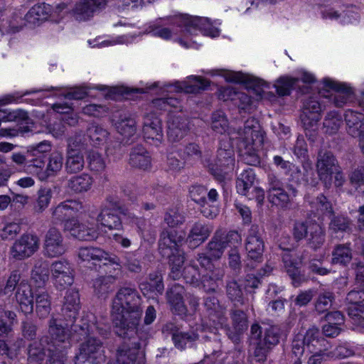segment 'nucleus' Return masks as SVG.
I'll use <instances>...</instances> for the list:
<instances>
[{
  "instance_id": "nucleus-22",
  "label": "nucleus",
  "mask_w": 364,
  "mask_h": 364,
  "mask_svg": "<svg viewBox=\"0 0 364 364\" xmlns=\"http://www.w3.org/2000/svg\"><path fill=\"white\" fill-rule=\"evenodd\" d=\"M15 299L19 310L27 316L31 314L34 309L35 292L27 280H22L15 293Z\"/></svg>"
},
{
  "instance_id": "nucleus-49",
  "label": "nucleus",
  "mask_w": 364,
  "mask_h": 364,
  "mask_svg": "<svg viewBox=\"0 0 364 364\" xmlns=\"http://www.w3.org/2000/svg\"><path fill=\"white\" fill-rule=\"evenodd\" d=\"M256 174L254 169L248 168L243 170L237 176L236 189L238 193H245L255 186Z\"/></svg>"
},
{
  "instance_id": "nucleus-7",
  "label": "nucleus",
  "mask_w": 364,
  "mask_h": 364,
  "mask_svg": "<svg viewBox=\"0 0 364 364\" xmlns=\"http://www.w3.org/2000/svg\"><path fill=\"white\" fill-rule=\"evenodd\" d=\"M262 230L257 225H252L248 230L245 242L247 259L245 267L253 269L257 264L262 262L264 242Z\"/></svg>"
},
{
  "instance_id": "nucleus-33",
  "label": "nucleus",
  "mask_w": 364,
  "mask_h": 364,
  "mask_svg": "<svg viewBox=\"0 0 364 364\" xmlns=\"http://www.w3.org/2000/svg\"><path fill=\"white\" fill-rule=\"evenodd\" d=\"M352 259L353 252L350 242L338 244L334 246L331 252V264L346 267L351 262Z\"/></svg>"
},
{
  "instance_id": "nucleus-47",
  "label": "nucleus",
  "mask_w": 364,
  "mask_h": 364,
  "mask_svg": "<svg viewBox=\"0 0 364 364\" xmlns=\"http://www.w3.org/2000/svg\"><path fill=\"white\" fill-rule=\"evenodd\" d=\"M93 179L87 173H82L78 176H72L68 181V188L75 193H80L89 191L92 185Z\"/></svg>"
},
{
  "instance_id": "nucleus-19",
  "label": "nucleus",
  "mask_w": 364,
  "mask_h": 364,
  "mask_svg": "<svg viewBox=\"0 0 364 364\" xmlns=\"http://www.w3.org/2000/svg\"><path fill=\"white\" fill-rule=\"evenodd\" d=\"M82 209L81 203L75 200H67L51 208V221L53 224L63 223L66 219L73 218Z\"/></svg>"
},
{
  "instance_id": "nucleus-34",
  "label": "nucleus",
  "mask_w": 364,
  "mask_h": 364,
  "mask_svg": "<svg viewBox=\"0 0 364 364\" xmlns=\"http://www.w3.org/2000/svg\"><path fill=\"white\" fill-rule=\"evenodd\" d=\"M85 165L82 154L79 149H73L70 144L68 146L65 170L68 174L77 173L81 171Z\"/></svg>"
},
{
  "instance_id": "nucleus-42",
  "label": "nucleus",
  "mask_w": 364,
  "mask_h": 364,
  "mask_svg": "<svg viewBox=\"0 0 364 364\" xmlns=\"http://www.w3.org/2000/svg\"><path fill=\"white\" fill-rule=\"evenodd\" d=\"M309 232L306 238L307 245L314 251L320 249L326 240V232L324 228L316 221L309 228Z\"/></svg>"
},
{
  "instance_id": "nucleus-24",
  "label": "nucleus",
  "mask_w": 364,
  "mask_h": 364,
  "mask_svg": "<svg viewBox=\"0 0 364 364\" xmlns=\"http://www.w3.org/2000/svg\"><path fill=\"white\" fill-rule=\"evenodd\" d=\"M225 78L226 81L230 82L245 84L250 89H252L257 95L260 96L262 95L263 87H269L264 80L241 72H227Z\"/></svg>"
},
{
  "instance_id": "nucleus-17",
  "label": "nucleus",
  "mask_w": 364,
  "mask_h": 364,
  "mask_svg": "<svg viewBox=\"0 0 364 364\" xmlns=\"http://www.w3.org/2000/svg\"><path fill=\"white\" fill-rule=\"evenodd\" d=\"M322 105L317 97H309L304 100L300 119L303 127H316L321 119Z\"/></svg>"
},
{
  "instance_id": "nucleus-13",
  "label": "nucleus",
  "mask_w": 364,
  "mask_h": 364,
  "mask_svg": "<svg viewBox=\"0 0 364 364\" xmlns=\"http://www.w3.org/2000/svg\"><path fill=\"white\" fill-rule=\"evenodd\" d=\"M278 247L282 250L281 254L282 260L287 273L291 279L292 284L295 287H299L302 283L307 282L310 276L305 275L299 270L298 263L295 257L291 253L293 247L291 246H283L282 243L278 244Z\"/></svg>"
},
{
  "instance_id": "nucleus-38",
  "label": "nucleus",
  "mask_w": 364,
  "mask_h": 364,
  "mask_svg": "<svg viewBox=\"0 0 364 364\" xmlns=\"http://www.w3.org/2000/svg\"><path fill=\"white\" fill-rule=\"evenodd\" d=\"M101 6L91 0H80L73 9L74 18L78 21L89 20Z\"/></svg>"
},
{
  "instance_id": "nucleus-25",
  "label": "nucleus",
  "mask_w": 364,
  "mask_h": 364,
  "mask_svg": "<svg viewBox=\"0 0 364 364\" xmlns=\"http://www.w3.org/2000/svg\"><path fill=\"white\" fill-rule=\"evenodd\" d=\"M80 295L75 289L66 291L61 308V316L63 320L74 321L80 310Z\"/></svg>"
},
{
  "instance_id": "nucleus-21",
  "label": "nucleus",
  "mask_w": 364,
  "mask_h": 364,
  "mask_svg": "<svg viewBox=\"0 0 364 364\" xmlns=\"http://www.w3.org/2000/svg\"><path fill=\"white\" fill-rule=\"evenodd\" d=\"M286 188L287 191L284 189L267 193V200L272 206L283 210L289 208L292 201L297 196L299 191L290 183L287 184Z\"/></svg>"
},
{
  "instance_id": "nucleus-2",
  "label": "nucleus",
  "mask_w": 364,
  "mask_h": 364,
  "mask_svg": "<svg viewBox=\"0 0 364 364\" xmlns=\"http://www.w3.org/2000/svg\"><path fill=\"white\" fill-rule=\"evenodd\" d=\"M174 27L180 28L181 31L196 35L197 31H200L205 36L216 37L220 34V31L215 28L210 22L209 18L198 16H191L188 14H178L159 18L151 23L146 31L156 37L168 40L173 33H178Z\"/></svg>"
},
{
  "instance_id": "nucleus-4",
  "label": "nucleus",
  "mask_w": 364,
  "mask_h": 364,
  "mask_svg": "<svg viewBox=\"0 0 364 364\" xmlns=\"http://www.w3.org/2000/svg\"><path fill=\"white\" fill-rule=\"evenodd\" d=\"M237 146L241 160L250 166H259L261 160L258 154V148L264 142V132L258 122L254 117L247 119L242 129L238 132Z\"/></svg>"
},
{
  "instance_id": "nucleus-27",
  "label": "nucleus",
  "mask_w": 364,
  "mask_h": 364,
  "mask_svg": "<svg viewBox=\"0 0 364 364\" xmlns=\"http://www.w3.org/2000/svg\"><path fill=\"white\" fill-rule=\"evenodd\" d=\"M212 231L210 225L200 221L196 222L189 230L186 242L191 248L195 249L208 238Z\"/></svg>"
},
{
  "instance_id": "nucleus-29",
  "label": "nucleus",
  "mask_w": 364,
  "mask_h": 364,
  "mask_svg": "<svg viewBox=\"0 0 364 364\" xmlns=\"http://www.w3.org/2000/svg\"><path fill=\"white\" fill-rule=\"evenodd\" d=\"M344 119L348 134L358 139L364 134V114L348 109L346 111Z\"/></svg>"
},
{
  "instance_id": "nucleus-48",
  "label": "nucleus",
  "mask_w": 364,
  "mask_h": 364,
  "mask_svg": "<svg viewBox=\"0 0 364 364\" xmlns=\"http://www.w3.org/2000/svg\"><path fill=\"white\" fill-rule=\"evenodd\" d=\"M101 264V266L105 267V272L108 274L103 277H111L113 279V282H115L122 274V264L119 257L109 253L107 259L102 261Z\"/></svg>"
},
{
  "instance_id": "nucleus-43",
  "label": "nucleus",
  "mask_w": 364,
  "mask_h": 364,
  "mask_svg": "<svg viewBox=\"0 0 364 364\" xmlns=\"http://www.w3.org/2000/svg\"><path fill=\"white\" fill-rule=\"evenodd\" d=\"M47 346L44 337L34 341L28 346V361L30 364H41L46 358Z\"/></svg>"
},
{
  "instance_id": "nucleus-35",
  "label": "nucleus",
  "mask_w": 364,
  "mask_h": 364,
  "mask_svg": "<svg viewBox=\"0 0 364 364\" xmlns=\"http://www.w3.org/2000/svg\"><path fill=\"white\" fill-rule=\"evenodd\" d=\"M209 85L210 82L206 79L192 75L188 77V81L176 82L175 83V90L176 92L196 94L207 89Z\"/></svg>"
},
{
  "instance_id": "nucleus-5",
  "label": "nucleus",
  "mask_w": 364,
  "mask_h": 364,
  "mask_svg": "<svg viewBox=\"0 0 364 364\" xmlns=\"http://www.w3.org/2000/svg\"><path fill=\"white\" fill-rule=\"evenodd\" d=\"M142 298L136 289L128 287L118 289L112 300V313L127 314L134 317L142 316Z\"/></svg>"
},
{
  "instance_id": "nucleus-9",
  "label": "nucleus",
  "mask_w": 364,
  "mask_h": 364,
  "mask_svg": "<svg viewBox=\"0 0 364 364\" xmlns=\"http://www.w3.org/2000/svg\"><path fill=\"white\" fill-rule=\"evenodd\" d=\"M75 364L88 361L92 364H101L105 361V348L102 342L97 338H90L82 343L74 356Z\"/></svg>"
},
{
  "instance_id": "nucleus-28",
  "label": "nucleus",
  "mask_w": 364,
  "mask_h": 364,
  "mask_svg": "<svg viewBox=\"0 0 364 364\" xmlns=\"http://www.w3.org/2000/svg\"><path fill=\"white\" fill-rule=\"evenodd\" d=\"M188 119L180 115L171 116L168 121L167 136L170 141L176 142L187 134Z\"/></svg>"
},
{
  "instance_id": "nucleus-40",
  "label": "nucleus",
  "mask_w": 364,
  "mask_h": 364,
  "mask_svg": "<svg viewBox=\"0 0 364 364\" xmlns=\"http://www.w3.org/2000/svg\"><path fill=\"white\" fill-rule=\"evenodd\" d=\"M34 302L37 316L40 319L47 318L51 311V296L48 291L43 289H36L35 291Z\"/></svg>"
},
{
  "instance_id": "nucleus-6",
  "label": "nucleus",
  "mask_w": 364,
  "mask_h": 364,
  "mask_svg": "<svg viewBox=\"0 0 364 364\" xmlns=\"http://www.w3.org/2000/svg\"><path fill=\"white\" fill-rule=\"evenodd\" d=\"M57 318L52 316L48 322V336H43L46 340L47 348L50 350L54 349H68L71 344L70 341V326L72 324L69 321Z\"/></svg>"
},
{
  "instance_id": "nucleus-23",
  "label": "nucleus",
  "mask_w": 364,
  "mask_h": 364,
  "mask_svg": "<svg viewBox=\"0 0 364 364\" xmlns=\"http://www.w3.org/2000/svg\"><path fill=\"white\" fill-rule=\"evenodd\" d=\"M323 84L326 87L334 91V93L329 96V100L333 101L336 107H341L348 101L352 100L353 91L346 84L333 81L329 78L323 79Z\"/></svg>"
},
{
  "instance_id": "nucleus-32",
  "label": "nucleus",
  "mask_w": 364,
  "mask_h": 364,
  "mask_svg": "<svg viewBox=\"0 0 364 364\" xmlns=\"http://www.w3.org/2000/svg\"><path fill=\"white\" fill-rule=\"evenodd\" d=\"M50 264L42 257L34 259L33 267L31 271V281L34 285L41 288L43 287L49 279Z\"/></svg>"
},
{
  "instance_id": "nucleus-53",
  "label": "nucleus",
  "mask_w": 364,
  "mask_h": 364,
  "mask_svg": "<svg viewBox=\"0 0 364 364\" xmlns=\"http://www.w3.org/2000/svg\"><path fill=\"white\" fill-rule=\"evenodd\" d=\"M113 279L111 277H99L93 280L95 294L99 298L105 299L113 291Z\"/></svg>"
},
{
  "instance_id": "nucleus-3",
  "label": "nucleus",
  "mask_w": 364,
  "mask_h": 364,
  "mask_svg": "<svg viewBox=\"0 0 364 364\" xmlns=\"http://www.w3.org/2000/svg\"><path fill=\"white\" fill-rule=\"evenodd\" d=\"M184 236L178 230L169 228H161L158 240L159 255L168 260L170 268L168 277L173 280L181 278V269L183 267L185 257L180 248Z\"/></svg>"
},
{
  "instance_id": "nucleus-57",
  "label": "nucleus",
  "mask_w": 364,
  "mask_h": 364,
  "mask_svg": "<svg viewBox=\"0 0 364 364\" xmlns=\"http://www.w3.org/2000/svg\"><path fill=\"white\" fill-rule=\"evenodd\" d=\"M177 154L179 158L188 162L199 160L201 158L202 151L198 144L191 142L186 144L183 149H179L177 151Z\"/></svg>"
},
{
  "instance_id": "nucleus-11",
  "label": "nucleus",
  "mask_w": 364,
  "mask_h": 364,
  "mask_svg": "<svg viewBox=\"0 0 364 364\" xmlns=\"http://www.w3.org/2000/svg\"><path fill=\"white\" fill-rule=\"evenodd\" d=\"M162 333L166 335H171L174 346L180 350H184L187 346H192L193 343L199 339L200 336L196 331L188 330L183 331L180 326L173 321H168L163 325Z\"/></svg>"
},
{
  "instance_id": "nucleus-15",
  "label": "nucleus",
  "mask_w": 364,
  "mask_h": 364,
  "mask_svg": "<svg viewBox=\"0 0 364 364\" xmlns=\"http://www.w3.org/2000/svg\"><path fill=\"white\" fill-rule=\"evenodd\" d=\"M50 271L54 285L58 290H64L73 284V269L68 261L58 260L53 262Z\"/></svg>"
},
{
  "instance_id": "nucleus-59",
  "label": "nucleus",
  "mask_w": 364,
  "mask_h": 364,
  "mask_svg": "<svg viewBox=\"0 0 364 364\" xmlns=\"http://www.w3.org/2000/svg\"><path fill=\"white\" fill-rule=\"evenodd\" d=\"M181 277L183 276L187 284H189L194 287H200L201 273L196 264H189L185 267L183 271L181 268Z\"/></svg>"
},
{
  "instance_id": "nucleus-41",
  "label": "nucleus",
  "mask_w": 364,
  "mask_h": 364,
  "mask_svg": "<svg viewBox=\"0 0 364 364\" xmlns=\"http://www.w3.org/2000/svg\"><path fill=\"white\" fill-rule=\"evenodd\" d=\"M109 252L97 247H82L78 249V257L84 262H92L93 264H97L101 267L102 261L107 259Z\"/></svg>"
},
{
  "instance_id": "nucleus-39",
  "label": "nucleus",
  "mask_w": 364,
  "mask_h": 364,
  "mask_svg": "<svg viewBox=\"0 0 364 364\" xmlns=\"http://www.w3.org/2000/svg\"><path fill=\"white\" fill-rule=\"evenodd\" d=\"M225 289L228 299L233 303L235 306L245 304L243 287L240 281L232 278L227 279Z\"/></svg>"
},
{
  "instance_id": "nucleus-63",
  "label": "nucleus",
  "mask_w": 364,
  "mask_h": 364,
  "mask_svg": "<svg viewBox=\"0 0 364 364\" xmlns=\"http://www.w3.org/2000/svg\"><path fill=\"white\" fill-rule=\"evenodd\" d=\"M27 152L30 159V166L35 168L33 171L37 174L39 171H42L45 168L47 157L32 146H29Z\"/></svg>"
},
{
  "instance_id": "nucleus-44",
  "label": "nucleus",
  "mask_w": 364,
  "mask_h": 364,
  "mask_svg": "<svg viewBox=\"0 0 364 364\" xmlns=\"http://www.w3.org/2000/svg\"><path fill=\"white\" fill-rule=\"evenodd\" d=\"M97 221L109 230H119L122 229L123 227L120 217L111 209L108 208V207H105L101 210L97 217Z\"/></svg>"
},
{
  "instance_id": "nucleus-20",
  "label": "nucleus",
  "mask_w": 364,
  "mask_h": 364,
  "mask_svg": "<svg viewBox=\"0 0 364 364\" xmlns=\"http://www.w3.org/2000/svg\"><path fill=\"white\" fill-rule=\"evenodd\" d=\"M143 133L144 139L151 140L156 146L161 143L164 138L161 120L156 114L151 112L144 116Z\"/></svg>"
},
{
  "instance_id": "nucleus-56",
  "label": "nucleus",
  "mask_w": 364,
  "mask_h": 364,
  "mask_svg": "<svg viewBox=\"0 0 364 364\" xmlns=\"http://www.w3.org/2000/svg\"><path fill=\"white\" fill-rule=\"evenodd\" d=\"M86 161L89 169L94 173H102L106 167L105 159L99 152L90 150L87 152Z\"/></svg>"
},
{
  "instance_id": "nucleus-16",
  "label": "nucleus",
  "mask_w": 364,
  "mask_h": 364,
  "mask_svg": "<svg viewBox=\"0 0 364 364\" xmlns=\"http://www.w3.org/2000/svg\"><path fill=\"white\" fill-rule=\"evenodd\" d=\"M230 316L232 321V328H228L226 334L229 339L237 344L241 341L242 336L247 330V316L243 310L235 306L230 309Z\"/></svg>"
},
{
  "instance_id": "nucleus-46",
  "label": "nucleus",
  "mask_w": 364,
  "mask_h": 364,
  "mask_svg": "<svg viewBox=\"0 0 364 364\" xmlns=\"http://www.w3.org/2000/svg\"><path fill=\"white\" fill-rule=\"evenodd\" d=\"M203 305L210 318H220L225 314V307L220 304L218 298L215 295L203 296Z\"/></svg>"
},
{
  "instance_id": "nucleus-60",
  "label": "nucleus",
  "mask_w": 364,
  "mask_h": 364,
  "mask_svg": "<svg viewBox=\"0 0 364 364\" xmlns=\"http://www.w3.org/2000/svg\"><path fill=\"white\" fill-rule=\"evenodd\" d=\"M149 282L142 284L141 290H145L148 287L149 290L155 292L156 295H162L164 291L163 277L159 272L150 273L149 275Z\"/></svg>"
},
{
  "instance_id": "nucleus-61",
  "label": "nucleus",
  "mask_w": 364,
  "mask_h": 364,
  "mask_svg": "<svg viewBox=\"0 0 364 364\" xmlns=\"http://www.w3.org/2000/svg\"><path fill=\"white\" fill-rule=\"evenodd\" d=\"M335 301L334 293L330 291H324L320 293L315 303V310L318 314L327 311Z\"/></svg>"
},
{
  "instance_id": "nucleus-37",
  "label": "nucleus",
  "mask_w": 364,
  "mask_h": 364,
  "mask_svg": "<svg viewBox=\"0 0 364 364\" xmlns=\"http://www.w3.org/2000/svg\"><path fill=\"white\" fill-rule=\"evenodd\" d=\"M277 93L281 97L287 96L291 94L292 90L299 88L301 93L309 92L307 86L301 87L299 85V78H293L287 76L280 77L274 84Z\"/></svg>"
},
{
  "instance_id": "nucleus-30",
  "label": "nucleus",
  "mask_w": 364,
  "mask_h": 364,
  "mask_svg": "<svg viewBox=\"0 0 364 364\" xmlns=\"http://www.w3.org/2000/svg\"><path fill=\"white\" fill-rule=\"evenodd\" d=\"M129 164L139 169H149L151 164L149 152L142 145L137 144L130 151Z\"/></svg>"
},
{
  "instance_id": "nucleus-8",
  "label": "nucleus",
  "mask_w": 364,
  "mask_h": 364,
  "mask_svg": "<svg viewBox=\"0 0 364 364\" xmlns=\"http://www.w3.org/2000/svg\"><path fill=\"white\" fill-rule=\"evenodd\" d=\"M284 330L279 326L273 325L264 328L262 337L255 342L254 357L257 362H264L268 354L277 346L282 338Z\"/></svg>"
},
{
  "instance_id": "nucleus-31",
  "label": "nucleus",
  "mask_w": 364,
  "mask_h": 364,
  "mask_svg": "<svg viewBox=\"0 0 364 364\" xmlns=\"http://www.w3.org/2000/svg\"><path fill=\"white\" fill-rule=\"evenodd\" d=\"M328 231L332 235L347 233L350 234L353 229V220L343 214H331L328 218Z\"/></svg>"
},
{
  "instance_id": "nucleus-52",
  "label": "nucleus",
  "mask_w": 364,
  "mask_h": 364,
  "mask_svg": "<svg viewBox=\"0 0 364 364\" xmlns=\"http://www.w3.org/2000/svg\"><path fill=\"white\" fill-rule=\"evenodd\" d=\"M94 318L92 314H87L82 316L77 322L76 318L74 321H70L72 324L70 326V331L79 333L82 336H87L90 332H93V327L95 326V323L92 321Z\"/></svg>"
},
{
  "instance_id": "nucleus-26",
  "label": "nucleus",
  "mask_w": 364,
  "mask_h": 364,
  "mask_svg": "<svg viewBox=\"0 0 364 364\" xmlns=\"http://www.w3.org/2000/svg\"><path fill=\"white\" fill-rule=\"evenodd\" d=\"M114 121L117 132L127 139L126 143L134 136L136 132V121L129 113L117 112L114 114Z\"/></svg>"
},
{
  "instance_id": "nucleus-1",
  "label": "nucleus",
  "mask_w": 364,
  "mask_h": 364,
  "mask_svg": "<svg viewBox=\"0 0 364 364\" xmlns=\"http://www.w3.org/2000/svg\"><path fill=\"white\" fill-rule=\"evenodd\" d=\"M111 313L114 332L125 341L117 349L116 360L107 364H145L140 349L145 342L146 335L138 331L141 317Z\"/></svg>"
},
{
  "instance_id": "nucleus-64",
  "label": "nucleus",
  "mask_w": 364,
  "mask_h": 364,
  "mask_svg": "<svg viewBox=\"0 0 364 364\" xmlns=\"http://www.w3.org/2000/svg\"><path fill=\"white\" fill-rule=\"evenodd\" d=\"M53 192L50 188H43L38 191V198L33 205V211L36 213L43 212L50 203Z\"/></svg>"
},
{
  "instance_id": "nucleus-12",
  "label": "nucleus",
  "mask_w": 364,
  "mask_h": 364,
  "mask_svg": "<svg viewBox=\"0 0 364 364\" xmlns=\"http://www.w3.org/2000/svg\"><path fill=\"white\" fill-rule=\"evenodd\" d=\"M39 248V238L33 234H23L16 240L10 250L13 258L22 260L32 256Z\"/></svg>"
},
{
  "instance_id": "nucleus-58",
  "label": "nucleus",
  "mask_w": 364,
  "mask_h": 364,
  "mask_svg": "<svg viewBox=\"0 0 364 364\" xmlns=\"http://www.w3.org/2000/svg\"><path fill=\"white\" fill-rule=\"evenodd\" d=\"M293 151L294 155L304 163V168L306 171H307L308 168L311 170V164L309 162L307 144L303 136L299 135L297 137Z\"/></svg>"
},
{
  "instance_id": "nucleus-51",
  "label": "nucleus",
  "mask_w": 364,
  "mask_h": 364,
  "mask_svg": "<svg viewBox=\"0 0 364 364\" xmlns=\"http://www.w3.org/2000/svg\"><path fill=\"white\" fill-rule=\"evenodd\" d=\"M223 237V231L217 230L211 240L208 243L206 250L215 259H218L223 255L227 247Z\"/></svg>"
},
{
  "instance_id": "nucleus-45",
  "label": "nucleus",
  "mask_w": 364,
  "mask_h": 364,
  "mask_svg": "<svg viewBox=\"0 0 364 364\" xmlns=\"http://www.w3.org/2000/svg\"><path fill=\"white\" fill-rule=\"evenodd\" d=\"M216 162L220 166L232 168L235 164V153L230 144L228 141L220 143L217 151Z\"/></svg>"
},
{
  "instance_id": "nucleus-54",
  "label": "nucleus",
  "mask_w": 364,
  "mask_h": 364,
  "mask_svg": "<svg viewBox=\"0 0 364 364\" xmlns=\"http://www.w3.org/2000/svg\"><path fill=\"white\" fill-rule=\"evenodd\" d=\"M342 122L341 115L336 111H331L324 118L323 129L326 134H333L338 132Z\"/></svg>"
},
{
  "instance_id": "nucleus-14",
  "label": "nucleus",
  "mask_w": 364,
  "mask_h": 364,
  "mask_svg": "<svg viewBox=\"0 0 364 364\" xmlns=\"http://www.w3.org/2000/svg\"><path fill=\"white\" fill-rule=\"evenodd\" d=\"M208 331L210 335L202 336L204 339V349H205V361L208 360L210 364H225L224 359L218 360V357L221 355L222 344L220 340L218 338L215 328L205 327V325H201V331L206 332Z\"/></svg>"
},
{
  "instance_id": "nucleus-36",
  "label": "nucleus",
  "mask_w": 364,
  "mask_h": 364,
  "mask_svg": "<svg viewBox=\"0 0 364 364\" xmlns=\"http://www.w3.org/2000/svg\"><path fill=\"white\" fill-rule=\"evenodd\" d=\"M63 164V154L59 151H53L49 154L48 164L43 171L37 173L41 181H45L50 176H55L62 168Z\"/></svg>"
},
{
  "instance_id": "nucleus-10",
  "label": "nucleus",
  "mask_w": 364,
  "mask_h": 364,
  "mask_svg": "<svg viewBox=\"0 0 364 364\" xmlns=\"http://www.w3.org/2000/svg\"><path fill=\"white\" fill-rule=\"evenodd\" d=\"M316 166L320 181L326 188H330L333 183V172L338 170L339 164L336 157L331 151L320 149Z\"/></svg>"
},
{
  "instance_id": "nucleus-62",
  "label": "nucleus",
  "mask_w": 364,
  "mask_h": 364,
  "mask_svg": "<svg viewBox=\"0 0 364 364\" xmlns=\"http://www.w3.org/2000/svg\"><path fill=\"white\" fill-rule=\"evenodd\" d=\"M184 222L185 217L175 208H170L164 213V223L166 225L164 228L174 229L183 224Z\"/></svg>"
},
{
  "instance_id": "nucleus-18",
  "label": "nucleus",
  "mask_w": 364,
  "mask_h": 364,
  "mask_svg": "<svg viewBox=\"0 0 364 364\" xmlns=\"http://www.w3.org/2000/svg\"><path fill=\"white\" fill-rule=\"evenodd\" d=\"M66 250L63 242V237L60 231L52 227L46 232L43 243V251L46 256L55 257L65 253Z\"/></svg>"
},
{
  "instance_id": "nucleus-55",
  "label": "nucleus",
  "mask_w": 364,
  "mask_h": 364,
  "mask_svg": "<svg viewBox=\"0 0 364 364\" xmlns=\"http://www.w3.org/2000/svg\"><path fill=\"white\" fill-rule=\"evenodd\" d=\"M87 135L90 138L93 146L103 144L109 135V132L102 127L92 124L87 129Z\"/></svg>"
},
{
  "instance_id": "nucleus-50",
  "label": "nucleus",
  "mask_w": 364,
  "mask_h": 364,
  "mask_svg": "<svg viewBox=\"0 0 364 364\" xmlns=\"http://www.w3.org/2000/svg\"><path fill=\"white\" fill-rule=\"evenodd\" d=\"M52 8L49 4H40L34 5L26 15V20L31 23L42 22L48 19Z\"/></svg>"
}]
</instances>
